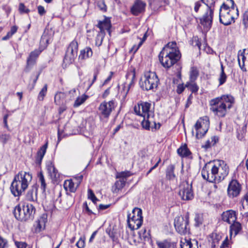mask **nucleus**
<instances>
[{"mask_svg": "<svg viewBox=\"0 0 248 248\" xmlns=\"http://www.w3.org/2000/svg\"><path fill=\"white\" fill-rule=\"evenodd\" d=\"M186 87H187L192 93H196L199 90V87L195 81H189L186 83Z\"/></svg>", "mask_w": 248, "mask_h": 248, "instance_id": "42", "label": "nucleus"}, {"mask_svg": "<svg viewBox=\"0 0 248 248\" xmlns=\"http://www.w3.org/2000/svg\"><path fill=\"white\" fill-rule=\"evenodd\" d=\"M242 186L236 180H232L229 184L227 194L229 197L233 198L238 196L241 191Z\"/></svg>", "mask_w": 248, "mask_h": 248, "instance_id": "11", "label": "nucleus"}, {"mask_svg": "<svg viewBox=\"0 0 248 248\" xmlns=\"http://www.w3.org/2000/svg\"><path fill=\"white\" fill-rule=\"evenodd\" d=\"M211 173L210 176L208 171L203 170L204 176L207 175V178L212 181V183H218L228 175L229 171L228 166L225 162L222 160H214L212 162Z\"/></svg>", "mask_w": 248, "mask_h": 248, "instance_id": "4", "label": "nucleus"}, {"mask_svg": "<svg viewBox=\"0 0 248 248\" xmlns=\"http://www.w3.org/2000/svg\"><path fill=\"white\" fill-rule=\"evenodd\" d=\"M93 55V51L90 47L87 46L80 50L79 59L84 60L89 58Z\"/></svg>", "mask_w": 248, "mask_h": 248, "instance_id": "28", "label": "nucleus"}, {"mask_svg": "<svg viewBox=\"0 0 248 248\" xmlns=\"http://www.w3.org/2000/svg\"><path fill=\"white\" fill-rule=\"evenodd\" d=\"M19 10L21 13H28L30 12L29 9L26 8L23 3H20L19 6Z\"/></svg>", "mask_w": 248, "mask_h": 248, "instance_id": "61", "label": "nucleus"}, {"mask_svg": "<svg viewBox=\"0 0 248 248\" xmlns=\"http://www.w3.org/2000/svg\"><path fill=\"white\" fill-rule=\"evenodd\" d=\"M242 227L241 224L236 221L232 222L230 226V234L232 235L233 233L234 235L237 234L241 230Z\"/></svg>", "mask_w": 248, "mask_h": 248, "instance_id": "32", "label": "nucleus"}, {"mask_svg": "<svg viewBox=\"0 0 248 248\" xmlns=\"http://www.w3.org/2000/svg\"><path fill=\"white\" fill-rule=\"evenodd\" d=\"M202 1H201V0L197 1L195 3V7H194V10L196 12H197L200 8V7L202 6Z\"/></svg>", "mask_w": 248, "mask_h": 248, "instance_id": "64", "label": "nucleus"}, {"mask_svg": "<svg viewBox=\"0 0 248 248\" xmlns=\"http://www.w3.org/2000/svg\"><path fill=\"white\" fill-rule=\"evenodd\" d=\"M125 180H119L117 181L112 187L113 193H118L125 185Z\"/></svg>", "mask_w": 248, "mask_h": 248, "instance_id": "33", "label": "nucleus"}, {"mask_svg": "<svg viewBox=\"0 0 248 248\" xmlns=\"http://www.w3.org/2000/svg\"><path fill=\"white\" fill-rule=\"evenodd\" d=\"M89 96L85 94H83L81 96H78L73 104V107L77 108L83 104L85 101L88 99Z\"/></svg>", "mask_w": 248, "mask_h": 248, "instance_id": "37", "label": "nucleus"}, {"mask_svg": "<svg viewBox=\"0 0 248 248\" xmlns=\"http://www.w3.org/2000/svg\"><path fill=\"white\" fill-rule=\"evenodd\" d=\"M216 1L217 0H201L202 3L206 6L207 10H213V11L214 10V4Z\"/></svg>", "mask_w": 248, "mask_h": 248, "instance_id": "43", "label": "nucleus"}, {"mask_svg": "<svg viewBox=\"0 0 248 248\" xmlns=\"http://www.w3.org/2000/svg\"><path fill=\"white\" fill-rule=\"evenodd\" d=\"M15 244L17 248H27V244L25 242L16 241Z\"/></svg>", "mask_w": 248, "mask_h": 248, "instance_id": "58", "label": "nucleus"}, {"mask_svg": "<svg viewBox=\"0 0 248 248\" xmlns=\"http://www.w3.org/2000/svg\"><path fill=\"white\" fill-rule=\"evenodd\" d=\"M131 175V173L129 171H122L117 174L116 177L120 178V180H125L126 181V178Z\"/></svg>", "mask_w": 248, "mask_h": 248, "instance_id": "49", "label": "nucleus"}, {"mask_svg": "<svg viewBox=\"0 0 248 248\" xmlns=\"http://www.w3.org/2000/svg\"><path fill=\"white\" fill-rule=\"evenodd\" d=\"M78 49V42L75 40H73L69 45L66 51L71 54H73V55L77 56Z\"/></svg>", "mask_w": 248, "mask_h": 248, "instance_id": "34", "label": "nucleus"}, {"mask_svg": "<svg viewBox=\"0 0 248 248\" xmlns=\"http://www.w3.org/2000/svg\"><path fill=\"white\" fill-rule=\"evenodd\" d=\"M50 39V37L47 33L44 32L43 33L41 36L40 42V46L42 49H44L47 46L49 43Z\"/></svg>", "mask_w": 248, "mask_h": 248, "instance_id": "35", "label": "nucleus"}, {"mask_svg": "<svg viewBox=\"0 0 248 248\" xmlns=\"http://www.w3.org/2000/svg\"><path fill=\"white\" fill-rule=\"evenodd\" d=\"M48 147V141H46V143L41 146L37 153L36 160L39 163L41 162L46 153V149Z\"/></svg>", "mask_w": 248, "mask_h": 248, "instance_id": "29", "label": "nucleus"}, {"mask_svg": "<svg viewBox=\"0 0 248 248\" xmlns=\"http://www.w3.org/2000/svg\"><path fill=\"white\" fill-rule=\"evenodd\" d=\"M115 107V103L113 100L103 102L99 107V111L101 116L105 118H108Z\"/></svg>", "mask_w": 248, "mask_h": 248, "instance_id": "10", "label": "nucleus"}, {"mask_svg": "<svg viewBox=\"0 0 248 248\" xmlns=\"http://www.w3.org/2000/svg\"><path fill=\"white\" fill-rule=\"evenodd\" d=\"M142 222L143 220L127 218L128 226L132 230L138 229L142 225Z\"/></svg>", "mask_w": 248, "mask_h": 248, "instance_id": "26", "label": "nucleus"}, {"mask_svg": "<svg viewBox=\"0 0 248 248\" xmlns=\"http://www.w3.org/2000/svg\"><path fill=\"white\" fill-rule=\"evenodd\" d=\"M96 26L99 29L100 32H105L107 31L110 34V29L111 27L110 20L109 18L105 17L103 21H98Z\"/></svg>", "mask_w": 248, "mask_h": 248, "instance_id": "18", "label": "nucleus"}, {"mask_svg": "<svg viewBox=\"0 0 248 248\" xmlns=\"http://www.w3.org/2000/svg\"><path fill=\"white\" fill-rule=\"evenodd\" d=\"M127 218L143 220L142 210L137 207L134 208L132 210V213L129 214L127 215Z\"/></svg>", "mask_w": 248, "mask_h": 248, "instance_id": "25", "label": "nucleus"}, {"mask_svg": "<svg viewBox=\"0 0 248 248\" xmlns=\"http://www.w3.org/2000/svg\"><path fill=\"white\" fill-rule=\"evenodd\" d=\"M178 194L183 201L191 200L194 197L191 184L187 181L183 182L179 186Z\"/></svg>", "mask_w": 248, "mask_h": 248, "instance_id": "8", "label": "nucleus"}, {"mask_svg": "<svg viewBox=\"0 0 248 248\" xmlns=\"http://www.w3.org/2000/svg\"><path fill=\"white\" fill-rule=\"evenodd\" d=\"M178 154L182 157L191 158V152L188 149L187 145L185 144L177 149Z\"/></svg>", "mask_w": 248, "mask_h": 248, "instance_id": "27", "label": "nucleus"}, {"mask_svg": "<svg viewBox=\"0 0 248 248\" xmlns=\"http://www.w3.org/2000/svg\"><path fill=\"white\" fill-rule=\"evenodd\" d=\"M14 214L15 217L21 221H27L23 207L17 205L15 208Z\"/></svg>", "mask_w": 248, "mask_h": 248, "instance_id": "22", "label": "nucleus"}, {"mask_svg": "<svg viewBox=\"0 0 248 248\" xmlns=\"http://www.w3.org/2000/svg\"><path fill=\"white\" fill-rule=\"evenodd\" d=\"M76 57L77 56L73 55V54H71L66 51L63 59V63L65 64V66L69 65L74 62Z\"/></svg>", "mask_w": 248, "mask_h": 248, "instance_id": "36", "label": "nucleus"}, {"mask_svg": "<svg viewBox=\"0 0 248 248\" xmlns=\"http://www.w3.org/2000/svg\"><path fill=\"white\" fill-rule=\"evenodd\" d=\"M234 103V98L232 96L223 95L210 101V109L217 117H224Z\"/></svg>", "mask_w": 248, "mask_h": 248, "instance_id": "2", "label": "nucleus"}, {"mask_svg": "<svg viewBox=\"0 0 248 248\" xmlns=\"http://www.w3.org/2000/svg\"><path fill=\"white\" fill-rule=\"evenodd\" d=\"M85 239L86 238L84 236L80 237L76 243V246L78 248H84L85 246Z\"/></svg>", "mask_w": 248, "mask_h": 248, "instance_id": "50", "label": "nucleus"}, {"mask_svg": "<svg viewBox=\"0 0 248 248\" xmlns=\"http://www.w3.org/2000/svg\"><path fill=\"white\" fill-rule=\"evenodd\" d=\"M38 182L41 184V188L43 190V192H45L46 190V184L45 182L44 176L42 171L38 172L37 174Z\"/></svg>", "mask_w": 248, "mask_h": 248, "instance_id": "40", "label": "nucleus"}, {"mask_svg": "<svg viewBox=\"0 0 248 248\" xmlns=\"http://www.w3.org/2000/svg\"><path fill=\"white\" fill-rule=\"evenodd\" d=\"M238 54V61L241 69L244 72L248 70V50L244 49L240 53Z\"/></svg>", "mask_w": 248, "mask_h": 248, "instance_id": "13", "label": "nucleus"}, {"mask_svg": "<svg viewBox=\"0 0 248 248\" xmlns=\"http://www.w3.org/2000/svg\"><path fill=\"white\" fill-rule=\"evenodd\" d=\"M146 3L141 0H136L130 11L134 16H138L145 11Z\"/></svg>", "mask_w": 248, "mask_h": 248, "instance_id": "14", "label": "nucleus"}, {"mask_svg": "<svg viewBox=\"0 0 248 248\" xmlns=\"http://www.w3.org/2000/svg\"><path fill=\"white\" fill-rule=\"evenodd\" d=\"M180 246L181 248H192L193 243L191 239H186V238H182L180 242Z\"/></svg>", "mask_w": 248, "mask_h": 248, "instance_id": "41", "label": "nucleus"}, {"mask_svg": "<svg viewBox=\"0 0 248 248\" xmlns=\"http://www.w3.org/2000/svg\"><path fill=\"white\" fill-rule=\"evenodd\" d=\"M214 11L208 10L202 17L200 19V23L207 29L210 28L213 20Z\"/></svg>", "mask_w": 248, "mask_h": 248, "instance_id": "15", "label": "nucleus"}, {"mask_svg": "<svg viewBox=\"0 0 248 248\" xmlns=\"http://www.w3.org/2000/svg\"><path fill=\"white\" fill-rule=\"evenodd\" d=\"M47 222V217L45 215H43L41 217L37 222L36 230L40 231L45 228L46 223Z\"/></svg>", "mask_w": 248, "mask_h": 248, "instance_id": "31", "label": "nucleus"}, {"mask_svg": "<svg viewBox=\"0 0 248 248\" xmlns=\"http://www.w3.org/2000/svg\"><path fill=\"white\" fill-rule=\"evenodd\" d=\"M32 180V175L29 172L20 171L14 177L11 186V193L15 197H19L28 188Z\"/></svg>", "mask_w": 248, "mask_h": 248, "instance_id": "3", "label": "nucleus"}, {"mask_svg": "<svg viewBox=\"0 0 248 248\" xmlns=\"http://www.w3.org/2000/svg\"><path fill=\"white\" fill-rule=\"evenodd\" d=\"M241 203L243 209L248 208V191L241 200Z\"/></svg>", "mask_w": 248, "mask_h": 248, "instance_id": "54", "label": "nucleus"}, {"mask_svg": "<svg viewBox=\"0 0 248 248\" xmlns=\"http://www.w3.org/2000/svg\"><path fill=\"white\" fill-rule=\"evenodd\" d=\"M46 168L51 179L53 181H56L59 178L60 174L54 164L52 162L49 161L46 163Z\"/></svg>", "mask_w": 248, "mask_h": 248, "instance_id": "17", "label": "nucleus"}, {"mask_svg": "<svg viewBox=\"0 0 248 248\" xmlns=\"http://www.w3.org/2000/svg\"><path fill=\"white\" fill-rule=\"evenodd\" d=\"M194 221L195 222V225L198 227L202 224V218L199 214H196L194 218Z\"/></svg>", "mask_w": 248, "mask_h": 248, "instance_id": "55", "label": "nucleus"}, {"mask_svg": "<svg viewBox=\"0 0 248 248\" xmlns=\"http://www.w3.org/2000/svg\"><path fill=\"white\" fill-rule=\"evenodd\" d=\"M47 92V85L45 84L41 89L38 95V99L40 101H43L44 97L46 96Z\"/></svg>", "mask_w": 248, "mask_h": 248, "instance_id": "47", "label": "nucleus"}, {"mask_svg": "<svg viewBox=\"0 0 248 248\" xmlns=\"http://www.w3.org/2000/svg\"><path fill=\"white\" fill-rule=\"evenodd\" d=\"M37 186L36 185L32 186L31 188L28 191L26 194V200L30 202H37Z\"/></svg>", "mask_w": 248, "mask_h": 248, "instance_id": "20", "label": "nucleus"}, {"mask_svg": "<svg viewBox=\"0 0 248 248\" xmlns=\"http://www.w3.org/2000/svg\"><path fill=\"white\" fill-rule=\"evenodd\" d=\"M212 166H213V165H212V162L209 163L208 164H206L202 170V178L204 180H206L209 181V182H211V183H212V181L207 178V175H206L205 177L204 176L203 170H205L207 171H208L207 172L209 174V176H210L211 173V170L212 169Z\"/></svg>", "mask_w": 248, "mask_h": 248, "instance_id": "39", "label": "nucleus"}, {"mask_svg": "<svg viewBox=\"0 0 248 248\" xmlns=\"http://www.w3.org/2000/svg\"><path fill=\"white\" fill-rule=\"evenodd\" d=\"M238 16L237 8L230 9L225 3H223L219 10V21L225 26L231 24L234 22V19Z\"/></svg>", "mask_w": 248, "mask_h": 248, "instance_id": "6", "label": "nucleus"}, {"mask_svg": "<svg viewBox=\"0 0 248 248\" xmlns=\"http://www.w3.org/2000/svg\"><path fill=\"white\" fill-rule=\"evenodd\" d=\"M209 125V118L204 117L198 120L195 124L196 135L197 139L202 138L208 131Z\"/></svg>", "mask_w": 248, "mask_h": 248, "instance_id": "9", "label": "nucleus"}, {"mask_svg": "<svg viewBox=\"0 0 248 248\" xmlns=\"http://www.w3.org/2000/svg\"><path fill=\"white\" fill-rule=\"evenodd\" d=\"M230 9H236L237 7H235L234 2L233 0H227V4Z\"/></svg>", "mask_w": 248, "mask_h": 248, "instance_id": "62", "label": "nucleus"}, {"mask_svg": "<svg viewBox=\"0 0 248 248\" xmlns=\"http://www.w3.org/2000/svg\"><path fill=\"white\" fill-rule=\"evenodd\" d=\"M181 54L175 42L168 43L160 52L158 57L162 65L169 68L179 61Z\"/></svg>", "mask_w": 248, "mask_h": 248, "instance_id": "1", "label": "nucleus"}, {"mask_svg": "<svg viewBox=\"0 0 248 248\" xmlns=\"http://www.w3.org/2000/svg\"><path fill=\"white\" fill-rule=\"evenodd\" d=\"M139 235L141 241H148L150 240V233L145 229L139 232Z\"/></svg>", "mask_w": 248, "mask_h": 248, "instance_id": "38", "label": "nucleus"}, {"mask_svg": "<svg viewBox=\"0 0 248 248\" xmlns=\"http://www.w3.org/2000/svg\"><path fill=\"white\" fill-rule=\"evenodd\" d=\"M7 241L6 239L0 237V248H5L7 245Z\"/></svg>", "mask_w": 248, "mask_h": 248, "instance_id": "63", "label": "nucleus"}, {"mask_svg": "<svg viewBox=\"0 0 248 248\" xmlns=\"http://www.w3.org/2000/svg\"><path fill=\"white\" fill-rule=\"evenodd\" d=\"M149 4L154 8H158L168 4V0H148Z\"/></svg>", "mask_w": 248, "mask_h": 248, "instance_id": "30", "label": "nucleus"}, {"mask_svg": "<svg viewBox=\"0 0 248 248\" xmlns=\"http://www.w3.org/2000/svg\"><path fill=\"white\" fill-rule=\"evenodd\" d=\"M188 216L185 218L178 217L175 218L174 225L176 231L180 234H186L189 233Z\"/></svg>", "mask_w": 248, "mask_h": 248, "instance_id": "7", "label": "nucleus"}, {"mask_svg": "<svg viewBox=\"0 0 248 248\" xmlns=\"http://www.w3.org/2000/svg\"><path fill=\"white\" fill-rule=\"evenodd\" d=\"M96 6L102 12H106L107 11V6L105 3L104 0H96Z\"/></svg>", "mask_w": 248, "mask_h": 248, "instance_id": "46", "label": "nucleus"}, {"mask_svg": "<svg viewBox=\"0 0 248 248\" xmlns=\"http://www.w3.org/2000/svg\"><path fill=\"white\" fill-rule=\"evenodd\" d=\"M146 38H147V35H146V33H145L144 34L143 37H142V40L139 43L138 46H134L133 47L132 49L133 50H134L135 52L137 51V50L140 48V47L142 45L143 42L146 39Z\"/></svg>", "mask_w": 248, "mask_h": 248, "instance_id": "56", "label": "nucleus"}, {"mask_svg": "<svg viewBox=\"0 0 248 248\" xmlns=\"http://www.w3.org/2000/svg\"><path fill=\"white\" fill-rule=\"evenodd\" d=\"M230 242L228 239V236H226L225 239L223 240L221 245L219 246V248H227L229 247Z\"/></svg>", "mask_w": 248, "mask_h": 248, "instance_id": "57", "label": "nucleus"}, {"mask_svg": "<svg viewBox=\"0 0 248 248\" xmlns=\"http://www.w3.org/2000/svg\"><path fill=\"white\" fill-rule=\"evenodd\" d=\"M11 139V136L8 134H3L0 136V140L3 144H5Z\"/></svg>", "mask_w": 248, "mask_h": 248, "instance_id": "53", "label": "nucleus"}, {"mask_svg": "<svg viewBox=\"0 0 248 248\" xmlns=\"http://www.w3.org/2000/svg\"><path fill=\"white\" fill-rule=\"evenodd\" d=\"M243 23L246 28H248V10L246 11L243 15Z\"/></svg>", "mask_w": 248, "mask_h": 248, "instance_id": "60", "label": "nucleus"}, {"mask_svg": "<svg viewBox=\"0 0 248 248\" xmlns=\"http://www.w3.org/2000/svg\"><path fill=\"white\" fill-rule=\"evenodd\" d=\"M157 245L159 248H170V243L167 241L157 242Z\"/></svg>", "mask_w": 248, "mask_h": 248, "instance_id": "52", "label": "nucleus"}, {"mask_svg": "<svg viewBox=\"0 0 248 248\" xmlns=\"http://www.w3.org/2000/svg\"><path fill=\"white\" fill-rule=\"evenodd\" d=\"M199 76V72L195 68L192 67L190 72L189 81L193 82L195 81Z\"/></svg>", "mask_w": 248, "mask_h": 248, "instance_id": "45", "label": "nucleus"}, {"mask_svg": "<svg viewBox=\"0 0 248 248\" xmlns=\"http://www.w3.org/2000/svg\"><path fill=\"white\" fill-rule=\"evenodd\" d=\"M151 106L150 103L141 102L135 106L134 111L137 115L148 119Z\"/></svg>", "mask_w": 248, "mask_h": 248, "instance_id": "12", "label": "nucleus"}, {"mask_svg": "<svg viewBox=\"0 0 248 248\" xmlns=\"http://www.w3.org/2000/svg\"><path fill=\"white\" fill-rule=\"evenodd\" d=\"M107 232L113 242V248H115L116 246L120 247V244L119 240V234L117 231L113 229L112 230H107Z\"/></svg>", "mask_w": 248, "mask_h": 248, "instance_id": "23", "label": "nucleus"}, {"mask_svg": "<svg viewBox=\"0 0 248 248\" xmlns=\"http://www.w3.org/2000/svg\"><path fill=\"white\" fill-rule=\"evenodd\" d=\"M41 51V50L35 49L31 52L27 61V66L28 67H31L35 63L36 60Z\"/></svg>", "mask_w": 248, "mask_h": 248, "instance_id": "21", "label": "nucleus"}, {"mask_svg": "<svg viewBox=\"0 0 248 248\" xmlns=\"http://www.w3.org/2000/svg\"><path fill=\"white\" fill-rule=\"evenodd\" d=\"M105 35V32H98L95 39L96 46H100L102 45Z\"/></svg>", "mask_w": 248, "mask_h": 248, "instance_id": "44", "label": "nucleus"}, {"mask_svg": "<svg viewBox=\"0 0 248 248\" xmlns=\"http://www.w3.org/2000/svg\"><path fill=\"white\" fill-rule=\"evenodd\" d=\"M23 207L25 212V214L27 221L31 220L33 218V215L35 212L34 207L30 203L24 204Z\"/></svg>", "mask_w": 248, "mask_h": 248, "instance_id": "19", "label": "nucleus"}, {"mask_svg": "<svg viewBox=\"0 0 248 248\" xmlns=\"http://www.w3.org/2000/svg\"><path fill=\"white\" fill-rule=\"evenodd\" d=\"M221 218L223 221L229 224H232L237 219V215L235 211L228 210L223 212L221 215Z\"/></svg>", "mask_w": 248, "mask_h": 248, "instance_id": "16", "label": "nucleus"}, {"mask_svg": "<svg viewBox=\"0 0 248 248\" xmlns=\"http://www.w3.org/2000/svg\"><path fill=\"white\" fill-rule=\"evenodd\" d=\"M146 118L142 122V127L146 130H149L150 127V123L148 120H145Z\"/></svg>", "mask_w": 248, "mask_h": 248, "instance_id": "59", "label": "nucleus"}, {"mask_svg": "<svg viewBox=\"0 0 248 248\" xmlns=\"http://www.w3.org/2000/svg\"><path fill=\"white\" fill-rule=\"evenodd\" d=\"M227 76L225 74L224 70L221 71L218 80L219 82V85L223 84L226 81Z\"/></svg>", "mask_w": 248, "mask_h": 248, "instance_id": "51", "label": "nucleus"}, {"mask_svg": "<svg viewBox=\"0 0 248 248\" xmlns=\"http://www.w3.org/2000/svg\"><path fill=\"white\" fill-rule=\"evenodd\" d=\"M159 83V80L155 72L147 71L141 78L140 84L144 90L154 91L156 89Z\"/></svg>", "mask_w": 248, "mask_h": 248, "instance_id": "5", "label": "nucleus"}, {"mask_svg": "<svg viewBox=\"0 0 248 248\" xmlns=\"http://www.w3.org/2000/svg\"><path fill=\"white\" fill-rule=\"evenodd\" d=\"M174 166L173 165H170L168 166L167 170V175L170 179H172L175 177L174 174Z\"/></svg>", "mask_w": 248, "mask_h": 248, "instance_id": "48", "label": "nucleus"}, {"mask_svg": "<svg viewBox=\"0 0 248 248\" xmlns=\"http://www.w3.org/2000/svg\"><path fill=\"white\" fill-rule=\"evenodd\" d=\"M80 181L77 183V185L72 180H67L64 181L63 186L66 191H69L71 192H75L79 185Z\"/></svg>", "mask_w": 248, "mask_h": 248, "instance_id": "24", "label": "nucleus"}]
</instances>
